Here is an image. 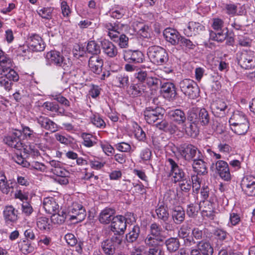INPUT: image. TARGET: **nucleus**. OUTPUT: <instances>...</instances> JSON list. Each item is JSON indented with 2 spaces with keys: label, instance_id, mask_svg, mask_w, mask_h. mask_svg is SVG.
I'll return each instance as SVG.
<instances>
[{
  "label": "nucleus",
  "instance_id": "49",
  "mask_svg": "<svg viewBox=\"0 0 255 255\" xmlns=\"http://www.w3.org/2000/svg\"><path fill=\"white\" fill-rule=\"evenodd\" d=\"M22 132L25 137L29 139L36 141L37 139L39 138L41 133H37L34 132L33 130L31 129L27 126H22Z\"/></svg>",
  "mask_w": 255,
  "mask_h": 255
},
{
  "label": "nucleus",
  "instance_id": "55",
  "mask_svg": "<svg viewBox=\"0 0 255 255\" xmlns=\"http://www.w3.org/2000/svg\"><path fill=\"white\" fill-rule=\"evenodd\" d=\"M53 10V7H48L39 8L37 10V12L38 14L43 18L50 19L52 18V13Z\"/></svg>",
  "mask_w": 255,
  "mask_h": 255
},
{
  "label": "nucleus",
  "instance_id": "31",
  "mask_svg": "<svg viewBox=\"0 0 255 255\" xmlns=\"http://www.w3.org/2000/svg\"><path fill=\"white\" fill-rule=\"evenodd\" d=\"M211 106L213 113L216 114H220L222 116L226 114L228 108L225 102L221 99H218L214 101Z\"/></svg>",
  "mask_w": 255,
  "mask_h": 255
},
{
  "label": "nucleus",
  "instance_id": "39",
  "mask_svg": "<svg viewBox=\"0 0 255 255\" xmlns=\"http://www.w3.org/2000/svg\"><path fill=\"white\" fill-rule=\"evenodd\" d=\"M165 245L167 251L170 253H174L178 251L180 243L177 238H170L167 239L165 242Z\"/></svg>",
  "mask_w": 255,
  "mask_h": 255
},
{
  "label": "nucleus",
  "instance_id": "46",
  "mask_svg": "<svg viewBox=\"0 0 255 255\" xmlns=\"http://www.w3.org/2000/svg\"><path fill=\"white\" fill-rule=\"evenodd\" d=\"M190 231V228L186 225H182L178 230V235L179 238L184 240V243L185 246H186V239L191 238Z\"/></svg>",
  "mask_w": 255,
  "mask_h": 255
},
{
  "label": "nucleus",
  "instance_id": "54",
  "mask_svg": "<svg viewBox=\"0 0 255 255\" xmlns=\"http://www.w3.org/2000/svg\"><path fill=\"white\" fill-rule=\"evenodd\" d=\"M200 210V205L197 203H191L187 206V214L189 217H195Z\"/></svg>",
  "mask_w": 255,
  "mask_h": 255
},
{
  "label": "nucleus",
  "instance_id": "12",
  "mask_svg": "<svg viewBox=\"0 0 255 255\" xmlns=\"http://www.w3.org/2000/svg\"><path fill=\"white\" fill-rule=\"evenodd\" d=\"M191 235L190 239H186V247L197 245L199 242L205 240L207 238L206 229L201 230L199 228H194L192 230Z\"/></svg>",
  "mask_w": 255,
  "mask_h": 255
},
{
  "label": "nucleus",
  "instance_id": "42",
  "mask_svg": "<svg viewBox=\"0 0 255 255\" xmlns=\"http://www.w3.org/2000/svg\"><path fill=\"white\" fill-rule=\"evenodd\" d=\"M155 212L159 219L162 220L163 222H167L168 221L169 214L166 206L163 205H160L156 209Z\"/></svg>",
  "mask_w": 255,
  "mask_h": 255
},
{
  "label": "nucleus",
  "instance_id": "25",
  "mask_svg": "<svg viewBox=\"0 0 255 255\" xmlns=\"http://www.w3.org/2000/svg\"><path fill=\"white\" fill-rule=\"evenodd\" d=\"M42 205L45 212L50 214L57 212L59 208L58 204L53 197L44 198Z\"/></svg>",
  "mask_w": 255,
  "mask_h": 255
},
{
  "label": "nucleus",
  "instance_id": "19",
  "mask_svg": "<svg viewBox=\"0 0 255 255\" xmlns=\"http://www.w3.org/2000/svg\"><path fill=\"white\" fill-rule=\"evenodd\" d=\"M216 172L220 177L226 181H230L231 175L228 163L223 160H218L215 163Z\"/></svg>",
  "mask_w": 255,
  "mask_h": 255
},
{
  "label": "nucleus",
  "instance_id": "56",
  "mask_svg": "<svg viewBox=\"0 0 255 255\" xmlns=\"http://www.w3.org/2000/svg\"><path fill=\"white\" fill-rule=\"evenodd\" d=\"M179 182H180L179 186L182 191L185 192H188L190 190L191 188V181L189 176Z\"/></svg>",
  "mask_w": 255,
  "mask_h": 255
},
{
  "label": "nucleus",
  "instance_id": "59",
  "mask_svg": "<svg viewBox=\"0 0 255 255\" xmlns=\"http://www.w3.org/2000/svg\"><path fill=\"white\" fill-rule=\"evenodd\" d=\"M240 222L241 217L240 214L235 212L230 213L229 222L228 223L229 227L237 226Z\"/></svg>",
  "mask_w": 255,
  "mask_h": 255
},
{
  "label": "nucleus",
  "instance_id": "2",
  "mask_svg": "<svg viewBox=\"0 0 255 255\" xmlns=\"http://www.w3.org/2000/svg\"><path fill=\"white\" fill-rule=\"evenodd\" d=\"M187 120L194 124L207 126L210 124L211 117L205 108L200 109L199 110L192 109L187 112Z\"/></svg>",
  "mask_w": 255,
  "mask_h": 255
},
{
  "label": "nucleus",
  "instance_id": "43",
  "mask_svg": "<svg viewBox=\"0 0 255 255\" xmlns=\"http://www.w3.org/2000/svg\"><path fill=\"white\" fill-rule=\"evenodd\" d=\"M163 242L162 239L155 238L149 235H147L144 240V244L148 248L161 247V244Z\"/></svg>",
  "mask_w": 255,
  "mask_h": 255
},
{
  "label": "nucleus",
  "instance_id": "45",
  "mask_svg": "<svg viewBox=\"0 0 255 255\" xmlns=\"http://www.w3.org/2000/svg\"><path fill=\"white\" fill-rule=\"evenodd\" d=\"M86 49L87 52L93 56L99 55L101 53L100 46L94 40L89 41Z\"/></svg>",
  "mask_w": 255,
  "mask_h": 255
},
{
  "label": "nucleus",
  "instance_id": "8",
  "mask_svg": "<svg viewBox=\"0 0 255 255\" xmlns=\"http://www.w3.org/2000/svg\"><path fill=\"white\" fill-rule=\"evenodd\" d=\"M164 110L160 107H148L144 111L145 120L149 124H154L158 120L163 118Z\"/></svg>",
  "mask_w": 255,
  "mask_h": 255
},
{
  "label": "nucleus",
  "instance_id": "4",
  "mask_svg": "<svg viewBox=\"0 0 255 255\" xmlns=\"http://www.w3.org/2000/svg\"><path fill=\"white\" fill-rule=\"evenodd\" d=\"M238 64L245 69H252L255 67V53L252 50H243L236 54Z\"/></svg>",
  "mask_w": 255,
  "mask_h": 255
},
{
  "label": "nucleus",
  "instance_id": "7",
  "mask_svg": "<svg viewBox=\"0 0 255 255\" xmlns=\"http://www.w3.org/2000/svg\"><path fill=\"white\" fill-rule=\"evenodd\" d=\"M21 131L20 130H16L10 135L6 136L3 139V140L9 146L18 150L23 149L24 152L28 154L29 151L24 147V145L21 141Z\"/></svg>",
  "mask_w": 255,
  "mask_h": 255
},
{
  "label": "nucleus",
  "instance_id": "34",
  "mask_svg": "<svg viewBox=\"0 0 255 255\" xmlns=\"http://www.w3.org/2000/svg\"><path fill=\"white\" fill-rule=\"evenodd\" d=\"M213 235L217 241L216 247L220 248L223 244V242L227 239L228 233L225 230L217 228L214 231Z\"/></svg>",
  "mask_w": 255,
  "mask_h": 255
},
{
  "label": "nucleus",
  "instance_id": "24",
  "mask_svg": "<svg viewBox=\"0 0 255 255\" xmlns=\"http://www.w3.org/2000/svg\"><path fill=\"white\" fill-rule=\"evenodd\" d=\"M204 26L198 22L190 21L183 29V33L187 37L196 35L204 29Z\"/></svg>",
  "mask_w": 255,
  "mask_h": 255
},
{
  "label": "nucleus",
  "instance_id": "17",
  "mask_svg": "<svg viewBox=\"0 0 255 255\" xmlns=\"http://www.w3.org/2000/svg\"><path fill=\"white\" fill-rule=\"evenodd\" d=\"M160 91L163 97L169 101H174L177 97L176 88L172 83H164L160 85Z\"/></svg>",
  "mask_w": 255,
  "mask_h": 255
},
{
  "label": "nucleus",
  "instance_id": "27",
  "mask_svg": "<svg viewBox=\"0 0 255 255\" xmlns=\"http://www.w3.org/2000/svg\"><path fill=\"white\" fill-rule=\"evenodd\" d=\"M171 216L175 224L178 225L183 222L185 220V211L180 206H177L171 209Z\"/></svg>",
  "mask_w": 255,
  "mask_h": 255
},
{
  "label": "nucleus",
  "instance_id": "38",
  "mask_svg": "<svg viewBox=\"0 0 255 255\" xmlns=\"http://www.w3.org/2000/svg\"><path fill=\"white\" fill-rule=\"evenodd\" d=\"M12 66L11 59L0 49V72L4 71V69H8Z\"/></svg>",
  "mask_w": 255,
  "mask_h": 255
},
{
  "label": "nucleus",
  "instance_id": "18",
  "mask_svg": "<svg viewBox=\"0 0 255 255\" xmlns=\"http://www.w3.org/2000/svg\"><path fill=\"white\" fill-rule=\"evenodd\" d=\"M35 121L37 122L41 128L52 132H54L58 130V127L57 125L47 117L43 116L37 117L35 118Z\"/></svg>",
  "mask_w": 255,
  "mask_h": 255
},
{
  "label": "nucleus",
  "instance_id": "61",
  "mask_svg": "<svg viewBox=\"0 0 255 255\" xmlns=\"http://www.w3.org/2000/svg\"><path fill=\"white\" fill-rule=\"evenodd\" d=\"M13 159L16 163L21 165L22 167H27L28 165H30V163L22 157L21 153L20 154L16 153L13 156Z\"/></svg>",
  "mask_w": 255,
  "mask_h": 255
},
{
  "label": "nucleus",
  "instance_id": "63",
  "mask_svg": "<svg viewBox=\"0 0 255 255\" xmlns=\"http://www.w3.org/2000/svg\"><path fill=\"white\" fill-rule=\"evenodd\" d=\"M210 35L211 39L219 42H223L226 38V35L224 34L223 32L215 33L212 31L210 32Z\"/></svg>",
  "mask_w": 255,
  "mask_h": 255
},
{
  "label": "nucleus",
  "instance_id": "47",
  "mask_svg": "<svg viewBox=\"0 0 255 255\" xmlns=\"http://www.w3.org/2000/svg\"><path fill=\"white\" fill-rule=\"evenodd\" d=\"M145 84L147 85L148 89L150 88L152 90H156L161 85V81L159 79L149 75Z\"/></svg>",
  "mask_w": 255,
  "mask_h": 255
},
{
  "label": "nucleus",
  "instance_id": "3",
  "mask_svg": "<svg viewBox=\"0 0 255 255\" xmlns=\"http://www.w3.org/2000/svg\"><path fill=\"white\" fill-rule=\"evenodd\" d=\"M45 58L47 65H53L57 67L61 68L64 71L70 69V66L66 63V61L63 54L59 51L51 50L47 52Z\"/></svg>",
  "mask_w": 255,
  "mask_h": 255
},
{
  "label": "nucleus",
  "instance_id": "60",
  "mask_svg": "<svg viewBox=\"0 0 255 255\" xmlns=\"http://www.w3.org/2000/svg\"><path fill=\"white\" fill-rule=\"evenodd\" d=\"M20 250L24 254H28L33 250V247L28 241L24 240L20 245Z\"/></svg>",
  "mask_w": 255,
  "mask_h": 255
},
{
  "label": "nucleus",
  "instance_id": "23",
  "mask_svg": "<svg viewBox=\"0 0 255 255\" xmlns=\"http://www.w3.org/2000/svg\"><path fill=\"white\" fill-rule=\"evenodd\" d=\"M88 66L93 73L100 74L102 70L103 60L99 55L92 56L89 58Z\"/></svg>",
  "mask_w": 255,
  "mask_h": 255
},
{
  "label": "nucleus",
  "instance_id": "11",
  "mask_svg": "<svg viewBox=\"0 0 255 255\" xmlns=\"http://www.w3.org/2000/svg\"><path fill=\"white\" fill-rule=\"evenodd\" d=\"M124 60L129 63L139 64L144 60L143 53L138 50H125L123 52Z\"/></svg>",
  "mask_w": 255,
  "mask_h": 255
},
{
  "label": "nucleus",
  "instance_id": "13",
  "mask_svg": "<svg viewBox=\"0 0 255 255\" xmlns=\"http://www.w3.org/2000/svg\"><path fill=\"white\" fill-rule=\"evenodd\" d=\"M3 217L5 223L7 225H13L18 219V211L12 205L4 207L3 212Z\"/></svg>",
  "mask_w": 255,
  "mask_h": 255
},
{
  "label": "nucleus",
  "instance_id": "21",
  "mask_svg": "<svg viewBox=\"0 0 255 255\" xmlns=\"http://www.w3.org/2000/svg\"><path fill=\"white\" fill-rule=\"evenodd\" d=\"M128 93L132 97L145 96L148 93V88L143 83L139 82L131 84L128 89Z\"/></svg>",
  "mask_w": 255,
  "mask_h": 255
},
{
  "label": "nucleus",
  "instance_id": "58",
  "mask_svg": "<svg viewBox=\"0 0 255 255\" xmlns=\"http://www.w3.org/2000/svg\"><path fill=\"white\" fill-rule=\"evenodd\" d=\"M198 125L190 122L189 126H185V130L186 134L192 137L195 136L197 133V126Z\"/></svg>",
  "mask_w": 255,
  "mask_h": 255
},
{
  "label": "nucleus",
  "instance_id": "16",
  "mask_svg": "<svg viewBox=\"0 0 255 255\" xmlns=\"http://www.w3.org/2000/svg\"><path fill=\"white\" fill-rule=\"evenodd\" d=\"M29 48L35 52H40L44 50L45 44L42 38L37 34H31L28 38Z\"/></svg>",
  "mask_w": 255,
  "mask_h": 255
},
{
  "label": "nucleus",
  "instance_id": "5",
  "mask_svg": "<svg viewBox=\"0 0 255 255\" xmlns=\"http://www.w3.org/2000/svg\"><path fill=\"white\" fill-rule=\"evenodd\" d=\"M181 91L189 98L195 99L199 96L200 90L196 82L190 79H184L179 83Z\"/></svg>",
  "mask_w": 255,
  "mask_h": 255
},
{
  "label": "nucleus",
  "instance_id": "9",
  "mask_svg": "<svg viewBox=\"0 0 255 255\" xmlns=\"http://www.w3.org/2000/svg\"><path fill=\"white\" fill-rule=\"evenodd\" d=\"M167 161L170 167L169 175L172 177L174 182L176 183L188 176L173 159L168 158Z\"/></svg>",
  "mask_w": 255,
  "mask_h": 255
},
{
  "label": "nucleus",
  "instance_id": "35",
  "mask_svg": "<svg viewBox=\"0 0 255 255\" xmlns=\"http://www.w3.org/2000/svg\"><path fill=\"white\" fill-rule=\"evenodd\" d=\"M163 229L159 224L154 222L150 225L149 227V235L160 239H162V240L164 241L165 237L163 235Z\"/></svg>",
  "mask_w": 255,
  "mask_h": 255
},
{
  "label": "nucleus",
  "instance_id": "37",
  "mask_svg": "<svg viewBox=\"0 0 255 255\" xmlns=\"http://www.w3.org/2000/svg\"><path fill=\"white\" fill-rule=\"evenodd\" d=\"M196 245L202 255H213L214 249L209 241L204 240Z\"/></svg>",
  "mask_w": 255,
  "mask_h": 255
},
{
  "label": "nucleus",
  "instance_id": "52",
  "mask_svg": "<svg viewBox=\"0 0 255 255\" xmlns=\"http://www.w3.org/2000/svg\"><path fill=\"white\" fill-rule=\"evenodd\" d=\"M115 81L117 83L118 87L125 88L128 85V77L125 74H118L116 76Z\"/></svg>",
  "mask_w": 255,
  "mask_h": 255
},
{
  "label": "nucleus",
  "instance_id": "44",
  "mask_svg": "<svg viewBox=\"0 0 255 255\" xmlns=\"http://www.w3.org/2000/svg\"><path fill=\"white\" fill-rule=\"evenodd\" d=\"M126 12L127 8L125 7L117 5L112 8L110 14L114 18L120 19L125 15Z\"/></svg>",
  "mask_w": 255,
  "mask_h": 255
},
{
  "label": "nucleus",
  "instance_id": "1",
  "mask_svg": "<svg viewBox=\"0 0 255 255\" xmlns=\"http://www.w3.org/2000/svg\"><path fill=\"white\" fill-rule=\"evenodd\" d=\"M147 54L150 61L156 65H163L169 60V55L167 51L159 46H149L147 49Z\"/></svg>",
  "mask_w": 255,
  "mask_h": 255
},
{
  "label": "nucleus",
  "instance_id": "50",
  "mask_svg": "<svg viewBox=\"0 0 255 255\" xmlns=\"http://www.w3.org/2000/svg\"><path fill=\"white\" fill-rule=\"evenodd\" d=\"M250 127L249 123H242L237 126L231 127V129L235 133L238 135H244L247 133Z\"/></svg>",
  "mask_w": 255,
  "mask_h": 255
},
{
  "label": "nucleus",
  "instance_id": "32",
  "mask_svg": "<svg viewBox=\"0 0 255 255\" xmlns=\"http://www.w3.org/2000/svg\"><path fill=\"white\" fill-rule=\"evenodd\" d=\"M37 228L44 232H49L52 228L51 221L48 218L45 216L39 217L36 220Z\"/></svg>",
  "mask_w": 255,
  "mask_h": 255
},
{
  "label": "nucleus",
  "instance_id": "10",
  "mask_svg": "<svg viewBox=\"0 0 255 255\" xmlns=\"http://www.w3.org/2000/svg\"><path fill=\"white\" fill-rule=\"evenodd\" d=\"M244 193L248 196H255V177L252 175L244 176L241 183Z\"/></svg>",
  "mask_w": 255,
  "mask_h": 255
},
{
  "label": "nucleus",
  "instance_id": "29",
  "mask_svg": "<svg viewBox=\"0 0 255 255\" xmlns=\"http://www.w3.org/2000/svg\"><path fill=\"white\" fill-rule=\"evenodd\" d=\"M229 124L231 127L237 126L242 123H249L246 115L242 112L236 111L233 113L229 120Z\"/></svg>",
  "mask_w": 255,
  "mask_h": 255
},
{
  "label": "nucleus",
  "instance_id": "64",
  "mask_svg": "<svg viewBox=\"0 0 255 255\" xmlns=\"http://www.w3.org/2000/svg\"><path fill=\"white\" fill-rule=\"evenodd\" d=\"M12 82L6 78L3 75L0 77V86L3 87L6 90L9 91L11 89Z\"/></svg>",
  "mask_w": 255,
  "mask_h": 255
},
{
  "label": "nucleus",
  "instance_id": "6",
  "mask_svg": "<svg viewBox=\"0 0 255 255\" xmlns=\"http://www.w3.org/2000/svg\"><path fill=\"white\" fill-rule=\"evenodd\" d=\"M177 149L181 157L188 162L194 161L196 159L197 152L198 156L201 154L197 147L190 143H182L177 147Z\"/></svg>",
  "mask_w": 255,
  "mask_h": 255
},
{
  "label": "nucleus",
  "instance_id": "48",
  "mask_svg": "<svg viewBox=\"0 0 255 255\" xmlns=\"http://www.w3.org/2000/svg\"><path fill=\"white\" fill-rule=\"evenodd\" d=\"M140 230L139 226H134L131 230L126 235V240L128 243H133L137 239Z\"/></svg>",
  "mask_w": 255,
  "mask_h": 255
},
{
  "label": "nucleus",
  "instance_id": "26",
  "mask_svg": "<svg viewBox=\"0 0 255 255\" xmlns=\"http://www.w3.org/2000/svg\"><path fill=\"white\" fill-rule=\"evenodd\" d=\"M169 114L172 121L179 125H183L187 120V115L181 109L172 110Z\"/></svg>",
  "mask_w": 255,
  "mask_h": 255
},
{
  "label": "nucleus",
  "instance_id": "36",
  "mask_svg": "<svg viewBox=\"0 0 255 255\" xmlns=\"http://www.w3.org/2000/svg\"><path fill=\"white\" fill-rule=\"evenodd\" d=\"M180 46L186 52L193 50L198 45L196 41H192L189 38L182 36L179 42Z\"/></svg>",
  "mask_w": 255,
  "mask_h": 255
},
{
  "label": "nucleus",
  "instance_id": "41",
  "mask_svg": "<svg viewBox=\"0 0 255 255\" xmlns=\"http://www.w3.org/2000/svg\"><path fill=\"white\" fill-rule=\"evenodd\" d=\"M205 204L207 206H205L201 211L202 217L204 218L206 217L210 220H214L215 216V211L213 207L212 204L207 201Z\"/></svg>",
  "mask_w": 255,
  "mask_h": 255
},
{
  "label": "nucleus",
  "instance_id": "28",
  "mask_svg": "<svg viewBox=\"0 0 255 255\" xmlns=\"http://www.w3.org/2000/svg\"><path fill=\"white\" fill-rule=\"evenodd\" d=\"M193 161L192 167L195 172L199 175H205L207 173V163L201 158L200 155Z\"/></svg>",
  "mask_w": 255,
  "mask_h": 255
},
{
  "label": "nucleus",
  "instance_id": "53",
  "mask_svg": "<svg viewBox=\"0 0 255 255\" xmlns=\"http://www.w3.org/2000/svg\"><path fill=\"white\" fill-rule=\"evenodd\" d=\"M82 137L83 139V144L85 146L90 147L96 143L95 137L91 134L83 133Z\"/></svg>",
  "mask_w": 255,
  "mask_h": 255
},
{
  "label": "nucleus",
  "instance_id": "20",
  "mask_svg": "<svg viewBox=\"0 0 255 255\" xmlns=\"http://www.w3.org/2000/svg\"><path fill=\"white\" fill-rule=\"evenodd\" d=\"M163 35L166 40L172 45H177L182 36L175 29L168 27L163 31Z\"/></svg>",
  "mask_w": 255,
  "mask_h": 255
},
{
  "label": "nucleus",
  "instance_id": "62",
  "mask_svg": "<svg viewBox=\"0 0 255 255\" xmlns=\"http://www.w3.org/2000/svg\"><path fill=\"white\" fill-rule=\"evenodd\" d=\"M91 122L98 128H104L106 126L105 122L99 115H93L91 118Z\"/></svg>",
  "mask_w": 255,
  "mask_h": 255
},
{
  "label": "nucleus",
  "instance_id": "14",
  "mask_svg": "<svg viewBox=\"0 0 255 255\" xmlns=\"http://www.w3.org/2000/svg\"><path fill=\"white\" fill-rule=\"evenodd\" d=\"M69 213L72 214L70 215V220H77V222L83 221L86 216V212L82 204L78 202H74L70 207Z\"/></svg>",
  "mask_w": 255,
  "mask_h": 255
},
{
  "label": "nucleus",
  "instance_id": "40",
  "mask_svg": "<svg viewBox=\"0 0 255 255\" xmlns=\"http://www.w3.org/2000/svg\"><path fill=\"white\" fill-rule=\"evenodd\" d=\"M101 247L106 255H114L115 254L116 247L108 239L101 242Z\"/></svg>",
  "mask_w": 255,
  "mask_h": 255
},
{
  "label": "nucleus",
  "instance_id": "51",
  "mask_svg": "<svg viewBox=\"0 0 255 255\" xmlns=\"http://www.w3.org/2000/svg\"><path fill=\"white\" fill-rule=\"evenodd\" d=\"M0 75H3L11 81H17L19 79L18 75L12 69V67L8 69H4V71L0 72Z\"/></svg>",
  "mask_w": 255,
  "mask_h": 255
},
{
  "label": "nucleus",
  "instance_id": "57",
  "mask_svg": "<svg viewBox=\"0 0 255 255\" xmlns=\"http://www.w3.org/2000/svg\"><path fill=\"white\" fill-rule=\"evenodd\" d=\"M42 107L47 111L55 113H58L60 109L59 106L57 104L48 101L44 102Z\"/></svg>",
  "mask_w": 255,
  "mask_h": 255
},
{
  "label": "nucleus",
  "instance_id": "30",
  "mask_svg": "<svg viewBox=\"0 0 255 255\" xmlns=\"http://www.w3.org/2000/svg\"><path fill=\"white\" fill-rule=\"evenodd\" d=\"M115 214V210L112 208H106L101 211L99 215V220L103 224H108L112 222V218Z\"/></svg>",
  "mask_w": 255,
  "mask_h": 255
},
{
  "label": "nucleus",
  "instance_id": "15",
  "mask_svg": "<svg viewBox=\"0 0 255 255\" xmlns=\"http://www.w3.org/2000/svg\"><path fill=\"white\" fill-rule=\"evenodd\" d=\"M127 228L126 218L122 215L114 216L111 224V230L114 233L124 234Z\"/></svg>",
  "mask_w": 255,
  "mask_h": 255
},
{
  "label": "nucleus",
  "instance_id": "22",
  "mask_svg": "<svg viewBox=\"0 0 255 255\" xmlns=\"http://www.w3.org/2000/svg\"><path fill=\"white\" fill-rule=\"evenodd\" d=\"M104 53L110 58L115 57L118 54L117 47L110 41L103 39L101 42Z\"/></svg>",
  "mask_w": 255,
  "mask_h": 255
},
{
  "label": "nucleus",
  "instance_id": "33",
  "mask_svg": "<svg viewBox=\"0 0 255 255\" xmlns=\"http://www.w3.org/2000/svg\"><path fill=\"white\" fill-rule=\"evenodd\" d=\"M8 181L3 172L0 173V190L5 194H8L13 189V183Z\"/></svg>",
  "mask_w": 255,
  "mask_h": 255
}]
</instances>
